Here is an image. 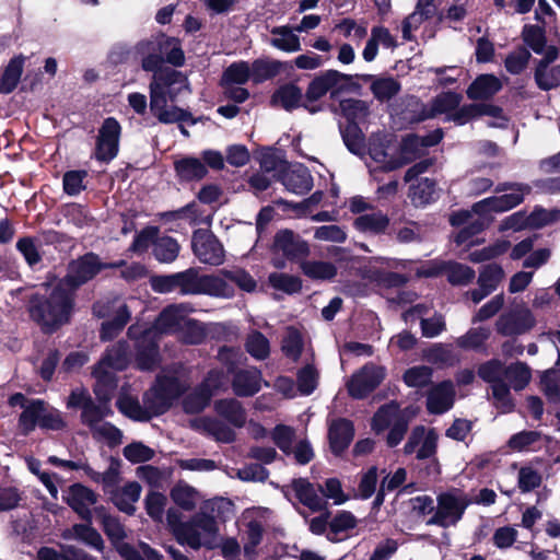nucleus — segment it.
<instances>
[{
	"label": "nucleus",
	"mask_w": 560,
	"mask_h": 560,
	"mask_svg": "<svg viewBox=\"0 0 560 560\" xmlns=\"http://www.w3.org/2000/svg\"><path fill=\"white\" fill-rule=\"evenodd\" d=\"M144 71H153L150 83V108L153 115L163 124L186 120L188 114L176 107L167 106V98L174 100L183 90L188 89L187 79L174 70H160L164 57L160 55L140 56Z\"/></svg>",
	"instance_id": "nucleus-1"
},
{
	"label": "nucleus",
	"mask_w": 560,
	"mask_h": 560,
	"mask_svg": "<svg viewBox=\"0 0 560 560\" xmlns=\"http://www.w3.org/2000/svg\"><path fill=\"white\" fill-rule=\"evenodd\" d=\"M189 385L186 372L183 369L165 371L158 377L156 384L144 395V406L129 396L119 397L117 405L127 417L147 421L153 416L163 413L172 401L177 398Z\"/></svg>",
	"instance_id": "nucleus-2"
},
{
	"label": "nucleus",
	"mask_w": 560,
	"mask_h": 560,
	"mask_svg": "<svg viewBox=\"0 0 560 560\" xmlns=\"http://www.w3.org/2000/svg\"><path fill=\"white\" fill-rule=\"evenodd\" d=\"M188 306L172 305L165 308L156 319L154 326L142 324L132 325L128 334L136 339L137 364L141 370H151L159 362L156 337L159 334H171L184 329L189 323Z\"/></svg>",
	"instance_id": "nucleus-3"
},
{
	"label": "nucleus",
	"mask_w": 560,
	"mask_h": 560,
	"mask_svg": "<svg viewBox=\"0 0 560 560\" xmlns=\"http://www.w3.org/2000/svg\"><path fill=\"white\" fill-rule=\"evenodd\" d=\"M66 282L52 279L43 283L30 302V315L44 331L52 332L69 322L73 310V293Z\"/></svg>",
	"instance_id": "nucleus-4"
},
{
	"label": "nucleus",
	"mask_w": 560,
	"mask_h": 560,
	"mask_svg": "<svg viewBox=\"0 0 560 560\" xmlns=\"http://www.w3.org/2000/svg\"><path fill=\"white\" fill-rule=\"evenodd\" d=\"M231 501L219 498L203 503L200 512L175 529V538L180 545L191 549H213L218 546L219 527L217 517L224 518L232 513Z\"/></svg>",
	"instance_id": "nucleus-5"
},
{
	"label": "nucleus",
	"mask_w": 560,
	"mask_h": 560,
	"mask_svg": "<svg viewBox=\"0 0 560 560\" xmlns=\"http://www.w3.org/2000/svg\"><path fill=\"white\" fill-rule=\"evenodd\" d=\"M479 376L491 385L494 406L502 412H510L514 408L510 388L524 389L530 382V369L523 362H515L504 366L499 360H490L478 369Z\"/></svg>",
	"instance_id": "nucleus-6"
},
{
	"label": "nucleus",
	"mask_w": 560,
	"mask_h": 560,
	"mask_svg": "<svg viewBox=\"0 0 560 560\" xmlns=\"http://www.w3.org/2000/svg\"><path fill=\"white\" fill-rule=\"evenodd\" d=\"M128 361L127 346L124 342H118L107 350L93 372L96 378L95 393L101 400L109 398L110 392L116 387L115 373L124 370Z\"/></svg>",
	"instance_id": "nucleus-7"
},
{
	"label": "nucleus",
	"mask_w": 560,
	"mask_h": 560,
	"mask_svg": "<svg viewBox=\"0 0 560 560\" xmlns=\"http://www.w3.org/2000/svg\"><path fill=\"white\" fill-rule=\"evenodd\" d=\"M415 415V410H400L397 404L390 402L381 407L374 415L372 429L376 433L389 429L386 442L388 446L393 447L401 442L407 431L408 422Z\"/></svg>",
	"instance_id": "nucleus-8"
},
{
	"label": "nucleus",
	"mask_w": 560,
	"mask_h": 560,
	"mask_svg": "<svg viewBox=\"0 0 560 560\" xmlns=\"http://www.w3.org/2000/svg\"><path fill=\"white\" fill-rule=\"evenodd\" d=\"M469 504L467 494L458 489L440 493L436 498L435 513L428 524L442 527L454 526L460 521Z\"/></svg>",
	"instance_id": "nucleus-9"
},
{
	"label": "nucleus",
	"mask_w": 560,
	"mask_h": 560,
	"mask_svg": "<svg viewBox=\"0 0 560 560\" xmlns=\"http://www.w3.org/2000/svg\"><path fill=\"white\" fill-rule=\"evenodd\" d=\"M354 78H358L357 74L351 75L337 70H326L310 83L306 96L311 101H316L328 92L335 97L342 93L355 91L359 85L354 82Z\"/></svg>",
	"instance_id": "nucleus-10"
},
{
	"label": "nucleus",
	"mask_w": 560,
	"mask_h": 560,
	"mask_svg": "<svg viewBox=\"0 0 560 560\" xmlns=\"http://www.w3.org/2000/svg\"><path fill=\"white\" fill-rule=\"evenodd\" d=\"M498 191L504 194L475 203L474 211L492 217L494 213L509 211L524 200V197L530 192V187L525 184H504L498 188Z\"/></svg>",
	"instance_id": "nucleus-11"
},
{
	"label": "nucleus",
	"mask_w": 560,
	"mask_h": 560,
	"mask_svg": "<svg viewBox=\"0 0 560 560\" xmlns=\"http://www.w3.org/2000/svg\"><path fill=\"white\" fill-rule=\"evenodd\" d=\"M493 220L492 215L486 213H476L474 207L471 210H460L453 213L450 222L454 226L465 225L455 236L454 241L457 245L471 247L479 245L483 240L475 238Z\"/></svg>",
	"instance_id": "nucleus-12"
},
{
	"label": "nucleus",
	"mask_w": 560,
	"mask_h": 560,
	"mask_svg": "<svg viewBox=\"0 0 560 560\" xmlns=\"http://www.w3.org/2000/svg\"><path fill=\"white\" fill-rule=\"evenodd\" d=\"M536 324L533 311L521 302L499 316L495 329L503 336H517L532 330Z\"/></svg>",
	"instance_id": "nucleus-13"
},
{
	"label": "nucleus",
	"mask_w": 560,
	"mask_h": 560,
	"mask_svg": "<svg viewBox=\"0 0 560 560\" xmlns=\"http://www.w3.org/2000/svg\"><path fill=\"white\" fill-rule=\"evenodd\" d=\"M228 380L223 372L211 371L203 383L184 400V410L188 413L202 411L211 397L219 390L226 388Z\"/></svg>",
	"instance_id": "nucleus-14"
},
{
	"label": "nucleus",
	"mask_w": 560,
	"mask_h": 560,
	"mask_svg": "<svg viewBox=\"0 0 560 560\" xmlns=\"http://www.w3.org/2000/svg\"><path fill=\"white\" fill-rule=\"evenodd\" d=\"M191 248L200 262L220 266L225 260V252L219 240L208 230H197L191 240Z\"/></svg>",
	"instance_id": "nucleus-15"
},
{
	"label": "nucleus",
	"mask_w": 560,
	"mask_h": 560,
	"mask_svg": "<svg viewBox=\"0 0 560 560\" xmlns=\"http://www.w3.org/2000/svg\"><path fill=\"white\" fill-rule=\"evenodd\" d=\"M442 139L440 132L420 138L418 136L409 135L402 139L396 153L394 155V162H390V166L398 168L413 160L418 159L424 153L428 147L436 144Z\"/></svg>",
	"instance_id": "nucleus-16"
},
{
	"label": "nucleus",
	"mask_w": 560,
	"mask_h": 560,
	"mask_svg": "<svg viewBox=\"0 0 560 560\" xmlns=\"http://www.w3.org/2000/svg\"><path fill=\"white\" fill-rule=\"evenodd\" d=\"M104 266L101 264L98 257L94 254H88L74 260L69 266V272L66 278L57 279L59 282H66V288L71 293L74 290L92 279Z\"/></svg>",
	"instance_id": "nucleus-17"
},
{
	"label": "nucleus",
	"mask_w": 560,
	"mask_h": 560,
	"mask_svg": "<svg viewBox=\"0 0 560 560\" xmlns=\"http://www.w3.org/2000/svg\"><path fill=\"white\" fill-rule=\"evenodd\" d=\"M397 260L375 257L370 259L368 265L362 269V277L386 287H398L401 285L406 279L398 273L389 271V269L397 268Z\"/></svg>",
	"instance_id": "nucleus-18"
},
{
	"label": "nucleus",
	"mask_w": 560,
	"mask_h": 560,
	"mask_svg": "<svg viewBox=\"0 0 560 560\" xmlns=\"http://www.w3.org/2000/svg\"><path fill=\"white\" fill-rule=\"evenodd\" d=\"M436 447L438 433L435 430L418 425L411 431L404 452L407 455L416 453L418 459H427L435 455Z\"/></svg>",
	"instance_id": "nucleus-19"
},
{
	"label": "nucleus",
	"mask_w": 560,
	"mask_h": 560,
	"mask_svg": "<svg viewBox=\"0 0 560 560\" xmlns=\"http://www.w3.org/2000/svg\"><path fill=\"white\" fill-rule=\"evenodd\" d=\"M385 369L374 364H366L352 375L348 382V390L354 398H362L374 390L384 380Z\"/></svg>",
	"instance_id": "nucleus-20"
},
{
	"label": "nucleus",
	"mask_w": 560,
	"mask_h": 560,
	"mask_svg": "<svg viewBox=\"0 0 560 560\" xmlns=\"http://www.w3.org/2000/svg\"><path fill=\"white\" fill-rule=\"evenodd\" d=\"M487 116L490 118L488 126L495 128H504L508 125V118L503 114V110L492 104H468L462 106V110L456 115V125H465L468 121Z\"/></svg>",
	"instance_id": "nucleus-21"
},
{
	"label": "nucleus",
	"mask_w": 560,
	"mask_h": 560,
	"mask_svg": "<svg viewBox=\"0 0 560 560\" xmlns=\"http://www.w3.org/2000/svg\"><path fill=\"white\" fill-rule=\"evenodd\" d=\"M120 125L114 118H107L100 129L96 158L101 161L113 160L118 152Z\"/></svg>",
	"instance_id": "nucleus-22"
},
{
	"label": "nucleus",
	"mask_w": 560,
	"mask_h": 560,
	"mask_svg": "<svg viewBox=\"0 0 560 560\" xmlns=\"http://www.w3.org/2000/svg\"><path fill=\"white\" fill-rule=\"evenodd\" d=\"M558 56L556 46H548L545 56L538 63L535 72V80L541 90H551L560 85V62L551 66Z\"/></svg>",
	"instance_id": "nucleus-23"
},
{
	"label": "nucleus",
	"mask_w": 560,
	"mask_h": 560,
	"mask_svg": "<svg viewBox=\"0 0 560 560\" xmlns=\"http://www.w3.org/2000/svg\"><path fill=\"white\" fill-rule=\"evenodd\" d=\"M66 502L83 518H91V508L97 501V494L88 487L75 483L68 488L65 494Z\"/></svg>",
	"instance_id": "nucleus-24"
},
{
	"label": "nucleus",
	"mask_w": 560,
	"mask_h": 560,
	"mask_svg": "<svg viewBox=\"0 0 560 560\" xmlns=\"http://www.w3.org/2000/svg\"><path fill=\"white\" fill-rule=\"evenodd\" d=\"M262 377L259 370L250 368L237 371L232 381V388L237 396L248 397L261 388Z\"/></svg>",
	"instance_id": "nucleus-25"
},
{
	"label": "nucleus",
	"mask_w": 560,
	"mask_h": 560,
	"mask_svg": "<svg viewBox=\"0 0 560 560\" xmlns=\"http://www.w3.org/2000/svg\"><path fill=\"white\" fill-rule=\"evenodd\" d=\"M455 398V389L452 382L445 381L432 387L428 394L427 406L432 413H443L448 410Z\"/></svg>",
	"instance_id": "nucleus-26"
},
{
	"label": "nucleus",
	"mask_w": 560,
	"mask_h": 560,
	"mask_svg": "<svg viewBox=\"0 0 560 560\" xmlns=\"http://www.w3.org/2000/svg\"><path fill=\"white\" fill-rule=\"evenodd\" d=\"M396 148L392 145V139L387 135H375L370 139V156L385 170H394L390 162H394Z\"/></svg>",
	"instance_id": "nucleus-27"
},
{
	"label": "nucleus",
	"mask_w": 560,
	"mask_h": 560,
	"mask_svg": "<svg viewBox=\"0 0 560 560\" xmlns=\"http://www.w3.org/2000/svg\"><path fill=\"white\" fill-rule=\"evenodd\" d=\"M462 95L455 92H444L439 94L431 103L430 116L435 117L444 115L445 120L456 124L455 117L462 110L459 104Z\"/></svg>",
	"instance_id": "nucleus-28"
},
{
	"label": "nucleus",
	"mask_w": 560,
	"mask_h": 560,
	"mask_svg": "<svg viewBox=\"0 0 560 560\" xmlns=\"http://www.w3.org/2000/svg\"><path fill=\"white\" fill-rule=\"evenodd\" d=\"M427 311L423 305H416L404 314L406 322L413 320L419 317L421 319L422 335L427 338H434L445 330L444 317L440 314H434L432 317L423 318L422 315Z\"/></svg>",
	"instance_id": "nucleus-29"
},
{
	"label": "nucleus",
	"mask_w": 560,
	"mask_h": 560,
	"mask_svg": "<svg viewBox=\"0 0 560 560\" xmlns=\"http://www.w3.org/2000/svg\"><path fill=\"white\" fill-rule=\"evenodd\" d=\"M502 89V82L493 74H480L467 89V96L470 100H487L492 97Z\"/></svg>",
	"instance_id": "nucleus-30"
},
{
	"label": "nucleus",
	"mask_w": 560,
	"mask_h": 560,
	"mask_svg": "<svg viewBox=\"0 0 560 560\" xmlns=\"http://www.w3.org/2000/svg\"><path fill=\"white\" fill-rule=\"evenodd\" d=\"M275 248L292 258L308 254V245L289 230L277 233L275 237Z\"/></svg>",
	"instance_id": "nucleus-31"
},
{
	"label": "nucleus",
	"mask_w": 560,
	"mask_h": 560,
	"mask_svg": "<svg viewBox=\"0 0 560 560\" xmlns=\"http://www.w3.org/2000/svg\"><path fill=\"white\" fill-rule=\"evenodd\" d=\"M299 501L314 512L326 509V501L317 493L315 487L306 479L300 478L292 482Z\"/></svg>",
	"instance_id": "nucleus-32"
},
{
	"label": "nucleus",
	"mask_w": 560,
	"mask_h": 560,
	"mask_svg": "<svg viewBox=\"0 0 560 560\" xmlns=\"http://www.w3.org/2000/svg\"><path fill=\"white\" fill-rule=\"evenodd\" d=\"M329 442L335 454L341 453L348 447L353 438V427L345 419L334 420L329 425Z\"/></svg>",
	"instance_id": "nucleus-33"
},
{
	"label": "nucleus",
	"mask_w": 560,
	"mask_h": 560,
	"mask_svg": "<svg viewBox=\"0 0 560 560\" xmlns=\"http://www.w3.org/2000/svg\"><path fill=\"white\" fill-rule=\"evenodd\" d=\"M353 225L362 233L381 234L388 228L389 219L382 211L373 209L370 212L358 215L353 221Z\"/></svg>",
	"instance_id": "nucleus-34"
},
{
	"label": "nucleus",
	"mask_w": 560,
	"mask_h": 560,
	"mask_svg": "<svg viewBox=\"0 0 560 560\" xmlns=\"http://www.w3.org/2000/svg\"><path fill=\"white\" fill-rule=\"evenodd\" d=\"M62 536L66 539L79 540L101 552L105 547L102 536L90 524H75L67 529Z\"/></svg>",
	"instance_id": "nucleus-35"
},
{
	"label": "nucleus",
	"mask_w": 560,
	"mask_h": 560,
	"mask_svg": "<svg viewBox=\"0 0 560 560\" xmlns=\"http://www.w3.org/2000/svg\"><path fill=\"white\" fill-rule=\"evenodd\" d=\"M218 275H205L202 279L201 294H207L215 298L229 299L234 295L233 287L228 282V278L223 272Z\"/></svg>",
	"instance_id": "nucleus-36"
},
{
	"label": "nucleus",
	"mask_w": 560,
	"mask_h": 560,
	"mask_svg": "<svg viewBox=\"0 0 560 560\" xmlns=\"http://www.w3.org/2000/svg\"><path fill=\"white\" fill-rule=\"evenodd\" d=\"M271 35L270 45L275 48L285 52L301 50L300 38L290 26H276L271 30Z\"/></svg>",
	"instance_id": "nucleus-37"
},
{
	"label": "nucleus",
	"mask_w": 560,
	"mask_h": 560,
	"mask_svg": "<svg viewBox=\"0 0 560 560\" xmlns=\"http://www.w3.org/2000/svg\"><path fill=\"white\" fill-rule=\"evenodd\" d=\"M283 184L290 191L303 195L311 190L313 182L308 171L299 166L288 171L283 175Z\"/></svg>",
	"instance_id": "nucleus-38"
},
{
	"label": "nucleus",
	"mask_w": 560,
	"mask_h": 560,
	"mask_svg": "<svg viewBox=\"0 0 560 560\" xmlns=\"http://www.w3.org/2000/svg\"><path fill=\"white\" fill-rule=\"evenodd\" d=\"M191 425L197 430L212 435L220 442H231L234 439L233 430L215 419H196L191 422Z\"/></svg>",
	"instance_id": "nucleus-39"
},
{
	"label": "nucleus",
	"mask_w": 560,
	"mask_h": 560,
	"mask_svg": "<svg viewBox=\"0 0 560 560\" xmlns=\"http://www.w3.org/2000/svg\"><path fill=\"white\" fill-rule=\"evenodd\" d=\"M359 77V74H357ZM360 78L364 81H372L371 91L380 101H387L395 96L399 90V83L393 78H374L371 74H362Z\"/></svg>",
	"instance_id": "nucleus-40"
},
{
	"label": "nucleus",
	"mask_w": 560,
	"mask_h": 560,
	"mask_svg": "<svg viewBox=\"0 0 560 560\" xmlns=\"http://www.w3.org/2000/svg\"><path fill=\"white\" fill-rule=\"evenodd\" d=\"M438 197L435 183L429 178H422L409 188V198L416 207L425 206Z\"/></svg>",
	"instance_id": "nucleus-41"
},
{
	"label": "nucleus",
	"mask_w": 560,
	"mask_h": 560,
	"mask_svg": "<svg viewBox=\"0 0 560 560\" xmlns=\"http://www.w3.org/2000/svg\"><path fill=\"white\" fill-rule=\"evenodd\" d=\"M214 409L224 419L234 427H242L245 423L246 416L241 404L234 399H222L214 404Z\"/></svg>",
	"instance_id": "nucleus-42"
},
{
	"label": "nucleus",
	"mask_w": 560,
	"mask_h": 560,
	"mask_svg": "<svg viewBox=\"0 0 560 560\" xmlns=\"http://www.w3.org/2000/svg\"><path fill=\"white\" fill-rule=\"evenodd\" d=\"M44 407V401L39 399H31L19 418V429L23 434L34 431L39 425V420Z\"/></svg>",
	"instance_id": "nucleus-43"
},
{
	"label": "nucleus",
	"mask_w": 560,
	"mask_h": 560,
	"mask_svg": "<svg viewBox=\"0 0 560 560\" xmlns=\"http://www.w3.org/2000/svg\"><path fill=\"white\" fill-rule=\"evenodd\" d=\"M130 318L129 305L126 303H118L115 308L114 318L104 322L102 325L101 337L104 340L114 338L127 324Z\"/></svg>",
	"instance_id": "nucleus-44"
},
{
	"label": "nucleus",
	"mask_w": 560,
	"mask_h": 560,
	"mask_svg": "<svg viewBox=\"0 0 560 560\" xmlns=\"http://www.w3.org/2000/svg\"><path fill=\"white\" fill-rule=\"evenodd\" d=\"M302 101V91L294 84H284L280 86L272 95V104L292 110L300 106Z\"/></svg>",
	"instance_id": "nucleus-45"
},
{
	"label": "nucleus",
	"mask_w": 560,
	"mask_h": 560,
	"mask_svg": "<svg viewBox=\"0 0 560 560\" xmlns=\"http://www.w3.org/2000/svg\"><path fill=\"white\" fill-rule=\"evenodd\" d=\"M141 487L138 482H129L119 489L114 495L117 508L128 514L133 513L135 503L139 500Z\"/></svg>",
	"instance_id": "nucleus-46"
},
{
	"label": "nucleus",
	"mask_w": 560,
	"mask_h": 560,
	"mask_svg": "<svg viewBox=\"0 0 560 560\" xmlns=\"http://www.w3.org/2000/svg\"><path fill=\"white\" fill-rule=\"evenodd\" d=\"M25 58L18 56L10 60L0 80V93L12 92L21 78Z\"/></svg>",
	"instance_id": "nucleus-47"
},
{
	"label": "nucleus",
	"mask_w": 560,
	"mask_h": 560,
	"mask_svg": "<svg viewBox=\"0 0 560 560\" xmlns=\"http://www.w3.org/2000/svg\"><path fill=\"white\" fill-rule=\"evenodd\" d=\"M179 249L177 241L173 237L158 235L154 241L153 255L160 262L170 264L177 258Z\"/></svg>",
	"instance_id": "nucleus-48"
},
{
	"label": "nucleus",
	"mask_w": 560,
	"mask_h": 560,
	"mask_svg": "<svg viewBox=\"0 0 560 560\" xmlns=\"http://www.w3.org/2000/svg\"><path fill=\"white\" fill-rule=\"evenodd\" d=\"M171 498L185 511L194 510L200 500L198 491L186 483H177L171 491Z\"/></svg>",
	"instance_id": "nucleus-49"
},
{
	"label": "nucleus",
	"mask_w": 560,
	"mask_h": 560,
	"mask_svg": "<svg viewBox=\"0 0 560 560\" xmlns=\"http://www.w3.org/2000/svg\"><path fill=\"white\" fill-rule=\"evenodd\" d=\"M177 175L185 180H198L206 176L207 167L196 158H185L175 163Z\"/></svg>",
	"instance_id": "nucleus-50"
},
{
	"label": "nucleus",
	"mask_w": 560,
	"mask_h": 560,
	"mask_svg": "<svg viewBox=\"0 0 560 560\" xmlns=\"http://www.w3.org/2000/svg\"><path fill=\"white\" fill-rule=\"evenodd\" d=\"M203 277L196 268L176 272L178 289L183 294H201Z\"/></svg>",
	"instance_id": "nucleus-51"
},
{
	"label": "nucleus",
	"mask_w": 560,
	"mask_h": 560,
	"mask_svg": "<svg viewBox=\"0 0 560 560\" xmlns=\"http://www.w3.org/2000/svg\"><path fill=\"white\" fill-rule=\"evenodd\" d=\"M301 268L305 276L316 280H329L337 273V268L329 261L308 260L303 261Z\"/></svg>",
	"instance_id": "nucleus-52"
},
{
	"label": "nucleus",
	"mask_w": 560,
	"mask_h": 560,
	"mask_svg": "<svg viewBox=\"0 0 560 560\" xmlns=\"http://www.w3.org/2000/svg\"><path fill=\"white\" fill-rule=\"evenodd\" d=\"M505 273L501 266L497 264H489L485 266L478 277V285L492 293L495 291L500 282L503 280Z\"/></svg>",
	"instance_id": "nucleus-53"
},
{
	"label": "nucleus",
	"mask_w": 560,
	"mask_h": 560,
	"mask_svg": "<svg viewBox=\"0 0 560 560\" xmlns=\"http://www.w3.org/2000/svg\"><path fill=\"white\" fill-rule=\"evenodd\" d=\"M250 79V66L245 61L234 62L223 73L222 85H240Z\"/></svg>",
	"instance_id": "nucleus-54"
},
{
	"label": "nucleus",
	"mask_w": 560,
	"mask_h": 560,
	"mask_svg": "<svg viewBox=\"0 0 560 560\" xmlns=\"http://www.w3.org/2000/svg\"><path fill=\"white\" fill-rule=\"evenodd\" d=\"M490 334L491 331L489 327L480 326L471 328L465 335L456 339V345L459 348L467 350L479 349L490 337Z\"/></svg>",
	"instance_id": "nucleus-55"
},
{
	"label": "nucleus",
	"mask_w": 560,
	"mask_h": 560,
	"mask_svg": "<svg viewBox=\"0 0 560 560\" xmlns=\"http://www.w3.org/2000/svg\"><path fill=\"white\" fill-rule=\"evenodd\" d=\"M281 68L279 61L256 60L250 66V79L254 83H260L278 74Z\"/></svg>",
	"instance_id": "nucleus-56"
},
{
	"label": "nucleus",
	"mask_w": 560,
	"mask_h": 560,
	"mask_svg": "<svg viewBox=\"0 0 560 560\" xmlns=\"http://www.w3.org/2000/svg\"><path fill=\"white\" fill-rule=\"evenodd\" d=\"M303 346L304 342L301 332L293 327H289L282 339L281 348L283 353L293 361H296L301 355Z\"/></svg>",
	"instance_id": "nucleus-57"
},
{
	"label": "nucleus",
	"mask_w": 560,
	"mask_h": 560,
	"mask_svg": "<svg viewBox=\"0 0 560 560\" xmlns=\"http://www.w3.org/2000/svg\"><path fill=\"white\" fill-rule=\"evenodd\" d=\"M445 272L448 281L452 284L465 285L471 282L475 278V271L470 267L450 262L445 266Z\"/></svg>",
	"instance_id": "nucleus-58"
},
{
	"label": "nucleus",
	"mask_w": 560,
	"mask_h": 560,
	"mask_svg": "<svg viewBox=\"0 0 560 560\" xmlns=\"http://www.w3.org/2000/svg\"><path fill=\"white\" fill-rule=\"evenodd\" d=\"M341 109L346 118L350 121L349 124H355L363 121L369 114V107L365 102L360 100H347L341 103Z\"/></svg>",
	"instance_id": "nucleus-59"
},
{
	"label": "nucleus",
	"mask_w": 560,
	"mask_h": 560,
	"mask_svg": "<svg viewBox=\"0 0 560 560\" xmlns=\"http://www.w3.org/2000/svg\"><path fill=\"white\" fill-rule=\"evenodd\" d=\"M246 350L253 358L264 360L269 355V341L262 334L253 331L247 337Z\"/></svg>",
	"instance_id": "nucleus-60"
},
{
	"label": "nucleus",
	"mask_w": 560,
	"mask_h": 560,
	"mask_svg": "<svg viewBox=\"0 0 560 560\" xmlns=\"http://www.w3.org/2000/svg\"><path fill=\"white\" fill-rule=\"evenodd\" d=\"M109 413L110 409L106 406V404L97 406L91 401L90 404L84 405V410L82 411L81 418L82 422L89 425L91 430H93Z\"/></svg>",
	"instance_id": "nucleus-61"
},
{
	"label": "nucleus",
	"mask_w": 560,
	"mask_h": 560,
	"mask_svg": "<svg viewBox=\"0 0 560 560\" xmlns=\"http://www.w3.org/2000/svg\"><path fill=\"white\" fill-rule=\"evenodd\" d=\"M509 247L510 242L500 240L490 246L470 253L469 259L472 262H482L486 260H490L504 254L509 249Z\"/></svg>",
	"instance_id": "nucleus-62"
},
{
	"label": "nucleus",
	"mask_w": 560,
	"mask_h": 560,
	"mask_svg": "<svg viewBox=\"0 0 560 560\" xmlns=\"http://www.w3.org/2000/svg\"><path fill=\"white\" fill-rule=\"evenodd\" d=\"M432 370L429 366H413L404 374V381L409 387H423L431 382Z\"/></svg>",
	"instance_id": "nucleus-63"
},
{
	"label": "nucleus",
	"mask_w": 560,
	"mask_h": 560,
	"mask_svg": "<svg viewBox=\"0 0 560 560\" xmlns=\"http://www.w3.org/2000/svg\"><path fill=\"white\" fill-rule=\"evenodd\" d=\"M541 386L551 401L560 399V375L556 370L546 371L541 377Z\"/></svg>",
	"instance_id": "nucleus-64"
}]
</instances>
